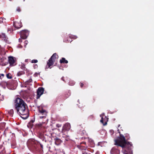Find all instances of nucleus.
<instances>
[{"label": "nucleus", "instance_id": "f257e3e1", "mask_svg": "<svg viewBox=\"0 0 154 154\" xmlns=\"http://www.w3.org/2000/svg\"><path fill=\"white\" fill-rule=\"evenodd\" d=\"M15 109L23 119H27L29 116V111L27 106L21 98L17 97L14 103Z\"/></svg>", "mask_w": 154, "mask_h": 154}, {"label": "nucleus", "instance_id": "f03ea898", "mask_svg": "<svg viewBox=\"0 0 154 154\" xmlns=\"http://www.w3.org/2000/svg\"><path fill=\"white\" fill-rule=\"evenodd\" d=\"M115 145L123 148L125 147L127 145H130L131 146L132 145L131 143L127 141L124 135L121 134H120L118 139L115 140Z\"/></svg>", "mask_w": 154, "mask_h": 154}, {"label": "nucleus", "instance_id": "7ed1b4c3", "mask_svg": "<svg viewBox=\"0 0 154 154\" xmlns=\"http://www.w3.org/2000/svg\"><path fill=\"white\" fill-rule=\"evenodd\" d=\"M21 37L23 39H26L29 35V32L27 30H24L20 32Z\"/></svg>", "mask_w": 154, "mask_h": 154}, {"label": "nucleus", "instance_id": "20e7f679", "mask_svg": "<svg viewBox=\"0 0 154 154\" xmlns=\"http://www.w3.org/2000/svg\"><path fill=\"white\" fill-rule=\"evenodd\" d=\"M44 91V89L43 87H39L37 90L36 99L39 98L43 94Z\"/></svg>", "mask_w": 154, "mask_h": 154}, {"label": "nucleus", "instance_id": "39448f33", "mask_svg": "<svg viewBox=\"0 0 154 154\" xmlns=\"http://www.w3.org/2000/svg\"><path fill=\"white\" fill-rule=\"evenodd\" d=\"M78 148L81 150H86L87 147L86 143L85 142H82L80 143L79 145L77 146Z\"/></svg>", "mask_w": 154, "mask_h": 154}, {"label": "nucleus", "instance_id": "423d86ee", "mask_svg": "<svg viewBox=\"0 0 154 154\" xmlns=\"http://www.w3.org/2000/svg\"><path fill=\"white\" fill-rule=\"evenodd\" d=\"M8 62L10 64V66H13L16 65V60L13 57L10 56L8 57Z\"/></svg>", "mask_w": 154, "mask_h": 154}, {"label": "nucleus", "instance_id": "0eeeda50", "mask_svg": "<svg viewBox=\"0 0 154 154\" xmlns=\"http://www.w3.org/2000/svg\"><path fill=\"white\" fill-rule=\"evenodd\" d=\"M10 84L9 82H6L4 81H1L0 82V86L4 89H5L6 87H8Z\"/></svg>", "mask_w": 154, "mask_h": 154}, {"label": "nucleus", "instance_id": "6e6552de", "mask_svg": "<svg viewBox=\"0 0 154 154\" xmlns=\"http://www.w3.org/2000/svg\"><path fill=\"white\" fill-rule=\"evenodd\" d=\"M118 147H113L111 150L110 153L111 154H119L120 151L118 149Z\"/></svg>", "mask_w": 154, "mask_h": 154}, {"label": "nucleus", "instance_id": "1a4fd4ad", "mask_svg": "<svg viewBox=\"0 0 154 154\" xmlns=\"http://www.w3.org/2000/svg\"><path fill=\"white\" fill-rule=\"evenodd\" d=\"M13 25L17 29H19L22 26V23L20 21L14 22Z\"/></svg>", "mask_w": 154, "mask_h": 154}, {"label": "nucleus", "instance_id": "9d476101", "mask_svg": "<svg viewBox=\"0 0 154 154\" xmlns=\"http://www.w3.org/2000/svg\"><path fill=\"white\" fill-rule=\"evenodd\" d=\"M35 127L36 128L40 129L42 131H44L45 128V127L41 123L36 124Z\"/></svg>", "mask_w": 154, "mask_h": 154}, {"label": "nucleus", "instance_id": "9b49d317", "mask_svg": "<svg viewBox=\"0 0 154 154\" xmlns=\"http://www.w3.org/2000/svg\"><path fill=\"white\" fill-rule=\"evenodd\" d=\"M70 128V125L69 123L65 124L63 126L62 130V131L64 130L69 131Z\"/></svg>", "mask_w": 154, "mask_h": 154}, {"label": "nucleus", "instance_id": "f8f14e48", "mask_svg": "<svg viewBox=\"0 0 154 154\" xmlns=\"http://www.w3.org/2000/svg\"><path fill=\"white\" fill-rule=\"evenodd\" d=\"M36 143L37 144H39L40 145V146H41V148H42V149H43V145L41 144V143H39V142H36V141H32V144H34V145H33V147H34V149L35 150H36L37 149V147H36Z\"/></svg>", "mask_w": 154, "mask_h": 154}, {"label": "nucleus", "instance_id": "ddd939ff", "mask_svg": "<svg viewBox=\"0 0 154 154\" xmlns=\"http://www.w3.org/2000/svg\"><path fill=\"white\" fill-rule=\"evenodd\" d=\"M54 140L55 144L57 146L60 145L62 142V140L60 139L57 137L54 139Z\"/></svg>", "mask_w": 154, "mask_h": 154}, {"label": "nucleus", "instance_id": "4468645a", "mask_svg": "<svg viewBox=\"0 0 154 154\" xmlns=\"http://www.w3.org/2000/svg\"><path fill=\"white\" fill-rule=\"evenodd\" d=\"M53 60L51 58H50L48 60V61L47 63V65L48 66V67H50L51 66H52L53 65L54 62L55 61Z\"/></svg>", "mask_w": 154, "mask_h": 154}, {"label": "nucleus", "instance_id": "2eb2a0df", "mask_svg": "<svg viewBox=\"0 0 154 154\" xmlns=\"http://www.w3.org/2000/svg\"><path fill=\"white\" fill-rule=\"evenodd\" d=\"M103 114L101 115H100V117H102L101 119L100 120V122L103 124V125L104 126L106 125L107 124V121H108V120L106 121L105 119L103 120Z\"/></svg>", "mask_w": 154, "mask_h": 154}, {"label": "nucleus", "instance_id": "dca6fc26", "mask_svg": "<svg viewBox=\"0 0 154 154\" xmlns=\"http://www.w3.org/2000/svg\"><path fill=\"white\" fill-rule=\"evenodd\" d=\"M39 112L42 114V115H47V112L46 111L43 109L42 108L41 109L40 108H39L38 109Z\"/></svg>", "mask_w": 154, "mask_h": 154}, {"label": "nucleus", "instance_id": "f3484780", "mask_svg": "<svg viewBox=\"0 0 154 154\" xmlns=\"http://www.w3.org/2000/svg\"><path fill=\"white\" fill-rule=\"evenodd\" d=\"M38 137L39 138L42 140L43 141H44L45 142H46V139L43 134L41 133L39 134L38 135Z\"/></svg>", "mask_w": 154, "mask_h": 154}, {"label": "nucleus", "instance_id": "a211bd4d", "mask_svg": "<svg viewBox=\"0 0 154 154\" xmlns=\"http://www.w3.org/2000/svg\"><path fill=\"white\" fill-rule=\"evenodd\" d=\"M58 57V56L57 54L56 53H55L53 54L50 58L53 60L55 61Z\"/></svg>", "mask_w": 154, "mask_h": 154}, {"label": "nucleus", "instance_id": "6ab92c4d", "mask_svg": "<svg viewBox=\"0 0 154 154\" xmlns=\"http://www.w3.org/2000/svg\"><path fill=\"white\" fill-rule=\"evenodd\" d=\"M60 63H68V61L67 60H66L65 58L64 57H62V59L60 60Z\"/></svg>", "mask_w": 154, "mask_h": 154}, {"label": "nucleus", "instance_id": "aec40b11", "mask_svg": "<svg viewBox=\"0 0 154 154\" xmlns=\"http://www.w3.org/2000/svg\"><path fill=\"white\" fill-rule=\"evenodd\" d=\"M1 37L5 41H7L8 38L5 33H2L1 35Z\"/></svg>", "mask_w": 154, "mask_h": 154}, {"label": "nucleus", "instance_id": "412c9836", "mask_svg": "<svg viewBox=\"0 0 154 154\" xmlns=\"http://www.w3.org/2000/svg\"><path fill=\"white\" fill-rule=\"evenodd\" d=\"M32 79H29V80L25 82V84L27 85H30V83L32 82Z\"/></svg>", "mask_w": 154, "mask_h": 154}, {"label": "nucleus", "instance_id": "4be33fe9", "mask_svg": "<svg viewBox=\"0 0 154 154\" xmlns=\"http://www.w3.org/2000/svg\"><path fill=\"white\" fill-rule=\"evenodd\" d=\"M7 77L9 79H11L12 78V76L11 74L10 73H8L6 74Z\"/></svg>", "mask_w": 154, "mask_h": 154}, {"label": "nucleus", "instance_id": "5701e85b", "mask_svg": "<svg viewBox=\"0 0 154 154\" xmlns=\"http://www.w3.org/2000/svg\"><path fill=\"white\" fill-rule=\"evenodd\" d=\"M125 137V138H126V140L129 139L130 138V137L129 134L127 133L125 134V137Z\"/></svg>", "mask_w": 154, "mask_h": 154}, {"label": "nucleus", "instance_id": "b1692460", "mask_svg": "<svg viewBox=\"0 0 154 154\" xmlns=\"http://www.w3.org/2000/svg\"><path fill=\"white\" fill-rule=\"evenodd\" d=\"M9 114L11 116H12L14 114V110L13 109H11L8 112Z\"/></svg>", "mask_w": 154, "mask_h": 154}, {"label": "nucleus", "instance_id": "393cba45", "mask_svg": "<svg viewBox=\"0 0 154 154\" xmlns=\"http://www.w3.org/2000/svg\"><path fill=\"white\" fill-rule=\"evenodd\" d=\"M11 147L13 148H14L16 147V143L15 142H13L11 143Z\"/></svg>", "mask_w": 154, "mask_h": 154}, {"label": "nucleus", "instance_id": "a878e982", "mask_svg": "<svg viewBox=\"0 0 154 154\" xmlns=\"http://www.w3.org/2000/svg\"><path fill=\"white\" fill-rule=\"evenodd\" d=\"M69 37L70 38H73L74 39H76L77 38V37L76 36L73 35H70L69 36Z\"/></svg>", "mask_w": 154, "mask_h": 154}, {"label": "nucleus", "instance_id": "bb28decb", "mask_svg": "<svg viewBox=\"0 0 154 154\" xmlns=\"http://www.w3.org/2000/svg\"><path fill=\"white\" fill-rule=\"evenodd\" d=\"M5 76V75L4 74L1 73L0 74V79H2L4 78Z\"/></svg>", "mask_w": 154, "mask_h": 154}, {"label": "nucleus", "instance_id": "cd10ccee", "mask_svg": "<svg viewBox=\"0 0 154 154\" xmlns=\"http://www.w3.org/2000/svg\"><path fill=\"white\" fill-rule=\"evenodd\" d=\"M38 62V61L37 60H33L31 61V62L32 63H37Z\"/></svg>", "mask_w": 154, "mask_h": 154}, {"label": "nucleus", "instance_id": "c85d7f7f", "mask_svg": "<svg viewBox=\"0 0 154 154\" xmlns=\"http://www.w3.org/2000/svg\"><path fill=\"white\" fill-rule=\"evenodd\" d=\"M43 116H39V118L40 119H45L46 117V115H43Z\"/></svg>", "mask_w": 154, "mask_h": 154}, {"label": "nucleus", "instance_id": "c756f323", "mask_svg": "<svg viewBox=\"0 0 154 154\" xmlns=\"http://www.w3.org/2000/svg\"><path fill=\"white\" fill-rule=\"evenodd\" d=\"M16 11L18 12H20L21 10L20 8L17 7L16 9Z\"/></svg>", "mask_w": 154, "mask_h": 154}, {"label": "nucleus", "instance_id": "7c9ffc66", "mask_svg": "<svg viewBox=\"0 0 154 154\" xmlns=\"http://www.w3.org/2000/svg\"><path fill=\"white\" fill-rule=\"evenodd\" d=\"M33 66L35 69L37 68L38 67V65L37 64H34L33 65Z\"/></svg>", "mask_w": 154, "mask_h": 154}, {"label": "nucleus", "instance_id": "2f4dec72", "mask_svg": "<svg viewBox=\"0 0 154 154\" xmlns=\"http://www.w3.org/2000/svg\"><path fill=\"white\" fill-rule=\"evenodd\" d=\"M56 127L57 128H60V127H61V124H56Z\"/></svg>", "mask_w": 154, "mask_h": 154}, {"label": "nucleus", "instance_id": "473e14b6", "mask_svg": "<svg viewBox=\"0 0 154 154\" xmlns=\"http://www.w3.org/2000/svg\"><path fill=\"white\" fill-rule=\"evenodd\" d=\"M83 85H84V84L83 83H80V87L81 88H82Z\"/></svg>", "mask_w": 154, "mask_h": 154}, {"label": "nucleus", "instance_id": "72a5a7b5", "mask_svg": "<svg viewBox=\"0 0 154 154\" xmlns=\"http://www.w3.org/2000/svg\"><path fill=\"white\" fill-rule=\"evenodd\" d=\"M82 154H91L90 153H88L86 152H83L82 153Z\"/></svg>", "mask_w": 154, "mask_h": 154}, {"label": "nucleus", "instance_id": "f704fd0d", "mask_svg": "<svg viewBox=\"0 0 154 154\" xmlns=\"http://www.w3.org/2000/svg\"><path fill=\"white\" fill-rule=\"evenodd\" d=\"M29 60H29V59H26V60H25V62H27H27H28L29 61Z\"/></svg>", "mask_w": 154, "mask_h": 154}, {"label": "nucleus", "instance_id": "c9c22d12", "mask_svg": "<svg viewBox=\"0 0 154 154\" xmlns=\"http://www.w3.org/2000/svg\"><path fill=\"white\" fill-rule=\"evenodd\" d=\"M59 153V154H64V153L63 152H60L58 153Z\"/></svg>", "mask_w": 154, "mask_h": 154}, {"label": "nucleus", "instance_id": "e433bc0d", "mask_svg": "<svg viewBox=\"0 0 154 154\" xmlns=\"http://www.w3.org/2000/svg\"><path fill=\"white\" fill-rule=\"evenodd\" d=\"M18 75H21V72H19L18 73Z\"/></svg>", "mask_w": 154, "mask_h": 154}, {"label": "nucleus", "instance_id": "4c0bfd02", "mask_svg": "<svg viewBox=\"0 0 154 154\" xmlns=\"http://www.w3.org/2000/svg\"><path fill=\"white\" fill-rule=\"evenodd\" d=\"M127 154H133V153L132 152H129Z\"/></svg>", "mask_w": 154, "mask_h": 154}, {"label": "nucleus", "instance_id": "58836bf2", "mask_svg": "<svg viewBox=\"0 0 154 154\" xmlns=\"http://www.w3.org/2000/svg\"><path fill=\"white\" fill-rule=\"evenodd\" d=\"M35 75H36V76H37L38 75V73L37 72L35 73L34 74Z\"/></svg>", "mask_w": 154, "mask_h": 154}, {"label": "nucleus", "instance_id": "ea45409f", "mask_svg": "<svg viewBox=\"0 0 154 154\" xmlns=\"http://www.w3.org/2000/svg\"><path fill=\"white\" fill-rule=\"evenodd\" d=\"M30 122H32V123H33L34 122V121L32 120L30 121Z\"/></svg>", "mask_w": 154, "mask_h": 154}, {"label": "nucleus", "instance_id": "a19ab883", "mask_svg": "<svg viewBox=\"0 0 154 154\" xmlns=\"http://www.w3.org/2000/svg\"><path fill=\"white\" fill-rule=\"evenodd\" d=\"M3 19V18L2 17H1L0 18V21H1V20Z\"/></svg>", "mask_w": 154, "mask_h": 154}, {"label": "nucleus", "instance_id": "79ce46f5", "mask_svg": "<svg viewBox=\"0 0 154 154\" xmlns=\"http://www.w3.org/2000/svg\"><path fill=\"white\" fill-rule=\"evenodd\" d=\"M0 154H4L2 152H1Z\"/></svg>", "mask_w": 154, "mask_h": 154}, {"label": "nucleus", "instance_id": "37998d69", "mask_svg": "<svg viewBox=\"0 0 154 154\" xmlns=\"http://www.w3.org/2000/svg\"><path fill=\"white\" fill-rule=\"evenodd\" d=\"M105 118L106 119H108V118H106V116H105Z\"/></svg>", "mask_w": 154, "mask_h": 154}, {"label": "nucleus", "instance_id": "c03bdc74", "mask_svg": "<svg viewBox=\"0 0 154 154\" xmlns=\"http://www.w3.org/2000/svg\"><path fill=\"white\" fill-rule=\"evenodd\" d=\"M62 79L63 81H64V80H63V77H62Z\"/></svg>", "mask_w": 154, "mask_h": 154}, {"label": "nucleus", "instance_id": "a18cd8bd", "mask_svg": "<svg viewBox=\"0 0 154 154\" xmlns=\"http://www.w3.org/2000/svg\"><path fill=\"white\" fill-rule=\"evenodd\" d=\"M1 48V46L0 45V48Z\"/></svg>", "mask_w": 154, "mask_h": 154}, {"label": "nucleus", "instance_id": "49530a36", "mask_svg": "<svg viewBox=\"0 0 154 154\" xmlns=\"http://www.w3.org/2000/svg\"><path fill=\"white\" fill-rule=\"evenodd\" d=\"M25 0H23V1H24Z\"/></svg>", "mask_w": 154, "mask_h": 154}, {"label": "nucleus", "instance_id": "de8ad7c7", "mask_svg": "<svg viewBox=\"0 0 154 154\" xmlns=\"http://www.w3.org/2000/svg\"><path fill=\"white\" fill-rule=\"evenodd\" d=\"M1 133V132L0 131V133Z\"/></svg>", "mask_w": 154, "mask_h": 154}]
</instances>
